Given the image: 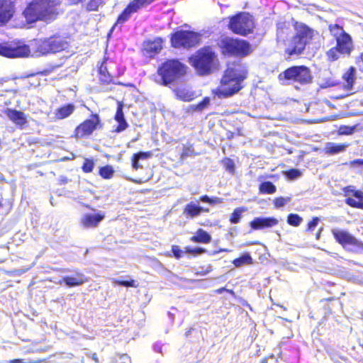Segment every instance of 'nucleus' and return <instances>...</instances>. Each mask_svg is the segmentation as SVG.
Wrapping results in <instances>:
<instances>
[{
	"label": "nucleus",
	"instance_id": "obj_1",
	"mask_svg": "<svg viewBox=\"0 0 363 363\" xmlns=\"http://www.w3.org/2000/svg\"><path fill=\"white\" fill-rule=\"evenodd\" d=\"M247 68L240 63L228 67L220 82L219 86L212 93L218 99H227L238 93L242 88V82L247 79Z\"/></svg>",
	"mask_w": 363,
	"mask_h": 363
},
{
	"label": "nucleus",
	"instance_id": "obj_2",
	"mask_svg": "<svg viewBox=\"0 0 363 363\" xmlns=\"http://www.w3.org/2000/svg\"><path fill=\"white\" fill-rule=\"evenodd\" d=\"M23 15L30 23L38 21L50 23L59 15L57 3L54 0H31L23 11Z\"/></svg>",
	"mask_w": 363,
	"mask_h": 363
},
{
	"label": "nucleus",
	"instance_id": "obj_3",
	"mask_svg": "<svg viewBox=\"0 0 363 363\" xmlns=\"http://www.w3.org/2000/svg\"><path fill=\"white\" fill-rule=\"evenodd\" d=\"M187 66L179 59H167L157 67L155 82L162 86H167L176 83L187 72Z\"/></svg>",
	"mask_w": 363,
	"mask_h": 363
},
{
	"label": "nucleus",
	"instance_id": "obj_4",
	"mask_svg": "<svg viewBox=\"0 0 363 363\" xmlns=\"http://www.w3.org/2000/svg\"><path fill=\"white\" fill-rule=\"evenodd\" d=\"M294 35L289 39L284 52L289 57L298 56L303 53L306 48L313 40L315 31L305 23L295 21L293 23Z\"/></svg>",
	"mask_w": 363,
	"mask_h": 363
},
{
	"label": "nucleus",
	"instance_id": "obj_5",
	"mask_svg": "<svg viewBox=\"0 0 363 363\" xmlns=\"http://www.w3.org/2000/svg\"><path fill=\"white\" fill-rule=\"evenodd\" d=\"M189 62L199 75L206 76L216 67L218 56L213 46L205 45L189 57Z\"/></svg>",
	"mask_w": 363,
	"mask_h": 363
},
{
	"label": "nucleus",
	"instance_id": "obj_6",
	"mask_svg": "<svg viewBox=\"0 0 363 363\" xmlns=\"http://www.w3.org/2000/svg\"><path fill=\"white\" fill-rule=\"evenodd\" d=\"M218 47L224 57H245L252 52V45L247 40L228 36L221 38Z\"/></svg>",
	"mask_w": 363,
	"mask_h": 363
},
{
	"label": "nucleus",
	"instance_id": "obj_7",
	"mask_svg": "<svg viewBox=\"0 0 363 363\" xmlns=\"http://www.w3.org/2000/svg\"><path fill=\"white\" fill-rule=\"evenodd\" d=\"M31 45L34 52L38 55L60 52L69 46L66 38L58 34L45 38L34 39Z\"/></svg>",
	"mask_w": 363,
	"mask_h": 363
},
{
	"label": "nucleus",
	"instance_id": "obj_8",
	"mask_svg": "<svg viewBox=\"0 0 363 363\" xmlns=\"http://www.w3.org/2000/svg\"><path fill=\"white\" fill-rule=\"evenodd\" d=\"M281 84H298L305 85L312 82L311 69L305 65H294L286 68L278 75Z\"/></svg>",
	"mask_w": 363,
	"mask_h": 363
},
{
	"label": "nucleus",
	"instance_id": "obj_9",
	"mask_svg": "<svg viewBox=\"0 0 363 363\" xmlns=\"http://www.w3.org/2000/svg\"><path fill=\"white\" fill-rule=\"evenodd\" d=\"M170 44L175 49H191L201 42V35L190 30H178L170 34Z\"/></svg>",
	"mask_w": 363,
	"mask_h": 363
},
{
	"label": "nucleus",
	"instance_id": "obj_10",
	"mask_svg": "<svg viewBox=\"0 0 363 363\" xmlns=\"http://www.w3.org/2000/svg\"><path fill=\"white\" fill-rule=\"evenodd\" d=\"M99 81L101 85L121 84L116 82L123 72L118 67L116 61L108 57L104 56L98 67Z\"/></svg>",
	"mask_w": 363,
	"mask_h": 363
},
{
	"label": "nucleus",
	"instance_id": "obj_11",
	"mask_svg": "<svg viewBox=\"0 0 363 363\" xmlns=\"http://www.w3.org/2000/svg\"><path fill=\"white\" fill-rule=\"evenodd\" d=\"M228 26L233 33L246 36L253 32L254 21L249 13L240 12L230 18Z\"/></svg>",
	"mask_w": 363,
	"mask_h": 363
},
{
	"label": "nucleus",
	"instance_id": "obj_12",
	"mask_svg": "<svg viewBox=\"0 0 363 363\" xmlns=\"http://www.w3.org/2000/svg\"><path fill=\"white\" fill-rule=\"evenodd\" d=\"M330 34L336 41L335 46L342 52L343 55H350L354 49L351 35L342 26L334 23L328 26Z\"/></svg>",
	"mask_w": 363,
	"mask_h": 363
},
{
	"label": "nucleus",
	"instance_id": "obj_13",
	"mask_svg": "<svg viewBox=\"0 0 363 363\" xmlns=\"http://www.w3.org/2000/svg\"><path fill=\"white\" fill-rule=\"evenodd\" d=\"M103 123L98 113H91L89 118L80 123L74 128L72 138L79 140L91 136L93 133L101 129Z\"/></svg>",
	"mask_w": 363,
	"mask_h": 363
},
{
	"label": "nucleus",
	"instance_id": "obj_14",
	"mask_svg": "<svg viewBox=\"0 0 363 363\" xmlns=\"http://www.w3.org/2000/svg\"><path fill=\"white\" fill-rule=\"evenodd\" d=\"M30 54L29 45L14 40L0 43V55L7 58L26 57Z\"/></svg>",
	"mask_w": 363,
	"mask_h": 363
},
{
	"label": "nucleus",
	"instance_id": "obj_15",
	"mask_svg": "<svg viewBox=\"0 0 363 363\" xmlns=\"http://www.w3.org/2000/svg\"><path fill=\"white\" fill-rule=\"evenodd\" d=\"M155 0H131L118 16L111 30L120 26L122 27L131 17L132 14L147 6Z\"/></svg>",
	"mask_w": 363,
	"mask_h": 363
},
{
	"label": "nucleus",
	"instance_id": "obj_16",
	"mask_svg": "<svg viewBox=\"0 0 363 363\" xmlns=\"http://www.w3.org/2000/svg\"><path fill=\"white\" fill-rule=\"evenodd\" d=\"M331 233L335 240L343 248L352 247L354 250H363V242L357 240L347 230L344 229H332Z\"/></svg>",
	"mask_w": 363,
	"mask_h": 363
},
{
	"label": "nucleus",
	"instance_id": "obj_17",
	"mask_svg": "<svg viewBox=\"0 0 363 363\" xmlns=\"http://www.w3.org/2000/svg\"><path fill=\"white\" fill-rule=\"evenodd\" d=\"M345 203L351 208L363 210V191L354 186L343 188Z\"/></svg>",
	"mask_w": 363,
	"mask_h": 363
},
{
	"label": "nucleus",
	"instance_id": "obj_18",
	"mask_svg": "<svg viewBox=\"0 0 363 363\" xmlns=\"http://www.w3.org/2000/svg\"><path fill=\"white\" fill-rule=\"evenodd\" d=\"M164 43V39L162 37L144 40L140 50L142 55L150 59L154 58L162 50Z\"/></svg>",
	"mask_w": 363,
	"mask_h": 363
},
{
	"label": "nucleus",
	"instance_id": "obj_19",
	"mask_svg": "<svg viewBox=\"0 0 363 363\" xmlns=\"http://www.w3.org/2000/svg\"><path fill=\"white\" fill-rule=\"evenodd\" d=\"M15 0H0V26L6 25L16 13Z\"/></svg>",
	"mask_w": 363,
	"mask_h": 363
},
{
	"label": "nucleus",
	"instance_id": "obj_20",
	"mask_svg": "<svg viewBox=\"0 0 363 363\" xmlns=\"http://www.w3.org/2000/svg\"><path fill=\"white\" fill-rule=\"evenodd\" d=\"M278 223V220L274 217H256L249 223V225L252 230H258L272 228L277 225Z\"/></svg>",
	"mask_w": 363,
	"mask_h": 363
},
{
	"label": "nucleus",
	"instance_id": "obj_21",
	"mask_svg": "<svg viewBox=\"0 0 363 363\" xmlns=\"http://www.w3.org/2000/svg\"><path fill=\"white\" fill-rule=\"evenodd\" d=\"M105 218V214L104 213H97L95 214L86 213L81 218V225L84 228H93L98 226L99 223Z\"/></svg>",
	"mask_w": 363,
	"mask_h": 363
},
{
	"label": "nucleus",
	"instance_id": "obj_22",
	"mask_svg": "<svg viewBox=\"0 0 363 363\" xmlns=\"http://www.w3.org/2000/svg\"><path fill=\"white\" fill-rule=\"evenodd\" d=\"M4 113L9 120L18 126L23 127L28 123L26 114L23 111L6 108Z\"/></svg>",
	"mask_w": 363,
	"mask_h": 363
},
{
	"label": "nucleus",
	"instance_id": "obj_23",
	"mask_svg": "<svg viewBox=\"0 0 363 363\" xmlns=\"http://www.w3.org/2000/svg\"><path fill=\"white\" fill-rule=\"evenodd\" d=\"M75 108V106L72 103L65 104L55 109L54 119L55 121L64 120L72 115Z\"/></svg>",
	"mask_w": 363,
	"mask_h": 363
},
{
	"label": "nucleus",
	"instance_id": "obj_24",
	"mask_svg": "<svg viewBox=\"0 0 363 363\" xmlns=\"http://www.w3.org/2000/svg\"><path fill=\"white\" fill-rule=\"evenodd\" d=\"M123 101L117 102V108L116 111L114 116V120L118 122V125H116L114 132L121 133L125 130L128 127V124L125 119L124 113H123Z\"/></svg>",
	"mask_w": 363,
	"mask_h": 363
},
{
	"label": "nucleus",
	"instance_id": "obj_25",
	"mask_svg": "<svg viewBox=\"0 0 363 363\" xmlns=\"http://www.w3.org/2000/svg\"><path fill=\"white\" fill-rule=\"evenodd\" d=\"M153 156V153L152 151H146V152H138L134 153L131 156V166L134 170H138L139 169H142L143 166L140 164V160H144L151 158Z\"/></svg>",
	"mask_w": 363,
	"mask_h": 363
},
{
	"label": "nucleus",
	"instance_id": "obj_26",
	"mask_svg": "<svg viewBox=\"0 0 363 363\" xmlns=\"http://www.w3.org/2000/svg\"><path fill=\"white\" fill-rule=\"evenodd\" d=\"M62 281L68 286L73 287L80 286L86 281H88L87 277H86L82 273H77L76 277L66 276L62 278Z\"/></svg>",
	"mask_w": 363,
	"mask_h": 363
},
{
	"label": "nucleus",
	"instance_id": "obj_27",
	"mask_svg": "<svg viewBox=\"0 0 363 363\" xmlns=\"http://www.w3.org/2000/svg\"><path fill=\"white\" fill-rule=\"evenodd\" d=\"M348 145H349L347 143L337 144L329 142L325 144L323 151L326 155H334L345 151V149L348 147Z\"/></svg>",
	"mask_w": 363,
	"mask_h": 363
},
{
	"label": "nucleus",
	"instance_id": "obj_28",
	"mask_svg": "<svg viewBox=\"0 0 363 363\" xmlns=\"http://www.w3.org/2000/svg\"><path fill=\"white\" fill-rule=\"evenodd\" d=\"M211 239V235L202 228L198 229L194 235L190 238L191 241L193 242L204 244L209 243Z\"/></svg>",
	"mask_w": 363,
	"mask_h": 363
},
{
	"label": "nucleus",
	"instance_id": "obj_29",
	"mask_svg": "<svg viewBox=\"0 0 363 363\" xmlns=\"http://www.w3.org/2000/svg\"><path fill=\"white\" fill-rule=\"evenodd\" d=\"M345 81L344 88L347 90H351L355 80V68L350 67L342 75Z\"/></svg>",
	"mask_w": 363,
	"mask_h": 363
},
{
	"label": "nucleus",
	"instance_id": "obj_30",
	"mask_svg": "<svg viewBox=\"0 0 363 363\" xmlns=\"http://www.w3.org/2000/svg\"><path fill=\"white\" fill-rule=\"evenodd\" d=\"M201 206L193 202H189L185 206L184 213L186 217L192 218L199 216L201 213Z\"/></svg>",
	"mask_w": 363,
	"mask_h": 363
},
{
	"label": "nucleus",
	"instance_id": "obj_31",
	"mask_svg": "<svg viewBox=\"0 0 363 363\" xmlns=\"http://www.w3.org/2000/svg\"><path fill=\"white\" fill-rule=\"evenodd\" d=\"M235 267H240L243 265H250L253 264V259L249 252L242 254L239 257L232 261Z\"/></svg>",
	"mask_w": 363,
	"mask_h": 363
},
{
	"label": "nucleus",
	"instance_id": "obj_32",
	"mask_svg": "<svg viewBox=\"0 0 363 363\" xmlns=\"http://www.w3.org/2000/svg\"><path fill=\"white\" fill-rule=\"evenodd\" d=\"M276 191L277 187L272 182H263L259 185V193L261 194H272Z\"/></svg>",
	"mask_w": 363,
	"mask_h": 363
},
{
	"label": "nucleus",
	"instance_id": "obj_33",
	"mask_svg": "<svg viewBox=\"0 0 363 363\" xmlns=\"http://www.w3.org/2000/svg\"><path fill=\"white\" fill-rule=\"evenodd\" d=\"M175 95L177 99L189 102L194 99V93L184 89H177Z\"/></svg>",
	"mask_w": 363,
	"mask_h": 363
},
{
	"label": "nucleus",
	"instance_id": "obj_34",
	"mask_svg": "<svg viewBox=\"0 0 363 363\" xmlns=\"http://www.w3.org/2000/svg\"><path fill=\"white\" fill-rule=\"evenodd\" d=\"M247 208L245 206H240L235 208L230 216V222L232 224L238 223L241 220L242 213L247 211Z\"/></svg>",
	"mask_w": 363,
	"mask_h": 363
},
{
	"label": "nucleus",
	"instance_id": "obj_35",
	"mask_svg": "<svg viewBox=\"0 0 363 363\" xmlns=\"http://www.w3.org/2000/svg\"><path fill=\"white\" fill-rule=\"evenodd\" d=\"M341 55H343L342 51H340L335 45L330 48L325 53L327 60L330 62L337 60Z\"/></svg>",
	"mask_w": 363,
	"mask_h": 363
},
{
	"label": "nucleus",
	"instance_id": "obj_36",
	"mask_svg": "<svg viewBox=\"0 0 363 363\" xmlns=\"http://www.w3.org/2000/svg\"><path fill=\"white\" fill-rule=\"evenodd\" d=\"M99 174L104 179H110L113 177L114 169L111 165L107 164L99 168Z\"/></svg>",
	"mask_w": 363,
	"mask_h": 363
},
{
	"label": "nucleus",
	"instance_id": "obj_37",
	"mask_svg": "<svg viewBox=\"0 0 363 363\" xmlns=\"http://www.w3.org/2000/svg\"><path fill=\"white\" fill-rule=\"evenodd\" d=\"M210 104V98L205 96L202 100L196 105H191L190 109L192 111H202Z\"/></svg>",
	"mask_w": 363,
	"mask_h": 363
},
{
	"label": "nucleus",
	"instance_id": "obj_38",
	"mask_svg": "<svg viewBox=\"0 0 363 363\" xmlns=\"http://www.w3.org/2000/svg\"><path fill=\"white\" fill-rule=\"evenodd\" d=\"M287 223L294 227H298L303 221L302 217L296 213H289L287 216Z\"/></svg>",
	"mask_w": 363,
	"mask_h": 363
},
{
	"label": "nucleus",
	"instance_id": "obj_39",
	"mask_svg": "<svg viewBox=\"0 0 363 363\" xmlns=\"http://www.w3.org/2000/svg\"><path fill=\"white\" fill-rule=\"evenodd\" d=\"M94 165L95 163L93 159L85 158L82 166V169L84 173H90L93 171Z\"/></svg>",
	"mask_w": 363,
	"mask_h": 363
},
{
	"label": "nucleus",
	"instance_id": "obj_40",
	"mask_svg": "<svg viewBox=\"0 0 363 363\" xmlns=\"http://www.w3.org/2000/svg\"><path fill=\"white\" fill-rule=\"evenodd\" d=\"M222 164L225 169L230 173L234 174L235 171V165L234 163V161L229 158V157H225L222 160Z\"/></svg>",
	"mask_w": 363,
	"mask_h": 363
},
{
	"label": "nucleus",
	"instance_id": "obj_41",
	"mask_svg": "<svg viewBox=\"0 0 363 363\" xmlns=\"http://www.w3.org/2000/svg\"><path fill=\"white\" fill-rule=\"evenodd\" d=\"M104 0H89L86 5V10L89 12L96 11Z\"/></svg>",
	"mask_w": 363,
	"mask_h": 363
},
{
	"label": "nucleus",
	"instance_id": "obj_42",
	"mask_svg": "<svg viewBox=\"0 0 363 363\" xmlns=\"http://www.w3.org/2000/svg\"><path fill=\"white\" fill-rule=\"evenodd\" d=\"M289 33V28L288 26L283 25L279 27L277 31V40L279 41L280 40H282L284 41V38L285 35H288Z\"/></svg>",
	"mask_w": 363,
	"mask_h": 363
},
{
	"label": "nucleus",
	"instance_id": "obj_43",
	"mask_svg": "<svg viewBox=\"0 0 363 363\" xmlns=\"http://www.w3.org/2000/svg\"><path fill=\"white\" fill-rule=\"evenodd\" d=\"M291 198H284L282 196L276 197L273 201V204L275 208H279L283 207L286 205V203H288L290 201Z\"/></svg>",
	"mask_w": 363,
	"mask_h": 363
},
{
	"label": "nucleus",
	"instance_id": "obj_44",
	"mask_svg": "<svg viewBox=\"0 0 363 363\" xmlns=\"http://www.w3.org/2000/svg\"><path fill=\"white\" fill-rule=\"evenodd\" d=\"M356 129V125L349 126V125H340L338 129V133L340 135H351L352 134Z\"/></svg>",
	"mask_w": 363,
	"mask_h": 363
},
{
	"label": "nucleus",
	"instance_id": "obj_45",
	"mask_svg": "<svg viewBox=\"0 0 363 363\" xmlns=\"http://www.w3.org/2000/svg\"><path fill=\"white\" fill-rule=\"evenodd\" d=\"M113 363H132L130 357L127 354H117Z\"/></svg>",
	"mask_w": 363,
	"mask_h": 363
},
{
	"label": "nucleus",
	"instance_id": "obj_46",
	"mask_svg": "<svg viewBox=\"0 0 363 363\" xmlns=\"http://www.w3.org/2000/svg\"><path fill=\"white\" fill-rule=\"evenodd\" d=\"M114 283L118 286H125V287H137L136 281L134 279H130L127 281L116 279L114 280Z\"/></svg>",
	"mask_w": 363,
	"mask_h": 363
},
{
	"label": "nucleus",
	"instance_id": "obj_47",
	"mask_svg": "<svg viewBox=\"0 0 363 363\" xmlns=\"http://www.w3.org/2000/svg\"><path fill=\"white\" fill-rule=\"evenodd\" d=\"M199 200L202 202L208 203L210 204L220 203L222 199L218 197H209L207 195H203L200 196Z\"/></svg>",
	"mask_w": 363,
	"mask_h": 363
},
{
	"label": "nucleus",
	"instance_id": "obj_48",
	"mask_svg": "<svg viewBox=\"0 0 363 363\" xmlns=\"http://www.w3.org/2000/svg\"><path fill=\"white\" fill-rule=\"evenodd\" d=\"M320 221V218L317 216L313 217L309 222H308L306 228V232H312L314 230L315 227L318 225Z\"/></svg>",
	"mask_w": 363,
	"mask_h": 363
},
{
	"label": "nucleus",
	"instance_id": "obj_49",
	"mask_svg": "<svg viewBox=\"0 0 363 363\" xmlns=\"http://www.w3.org/2000/svg\"><path fill=\"white\" fill-rule=\"evenodd\" d=\"M301 174V172L298 169H290L286 172V175L289 179H295L300 177Z\"/></svg>",
	"mask_w": 363,
	"mask_h": 363
},
{
	"label": "nucleus",
	"instance_id": "obj_50",
	"mask_svg": "<svg viewBox=\"0 0 363 363\" xmlns=\"http://www.w3.org/2000/svg\"><path fill=\"white\" fill-rule=\"evenodd\" d=\"M184 252L188 254L197 255V254H203V253L206 252V250L202 247L191 248L190 247H186Z\"/></svg>",
	"mask_w": 363,
	"mask_h": 363
},
{
	"label": "nucleus",
	"instance_id": "obj_51",
	"mask_svg": "<svg viewBox=\"0 0 363 363\" xmlns=\"http://www.w3.org/2000/svg\"><path fill=\"white\" fill-rule=\"evenodd\" d=\"M172 252L174 257L177 259H180L184 255L183 250H181L179 245H176L172 246Z\"/></svg>",
	"mask_w": 363,
	"mask_h": 363
},
{
	"label": "nucleus",
	"instance_id": "obj_52",
	"mask_svg": "<svg viewBox=\"0 0 363 363\" xmlns=\"http://www.w3.org/2000/svg\"><path fill=\"white\" fill-rule=\"evenodd\" d=\"M194 155V149L191 145L188 147H184L182 150V154H181V158L185 159L189 156H191Z\"/></svg>",
	"mask_w": 363,
	"mask_h": 363
},
{
	"label": "nucleus",
	"instance_id": "obj_53",
	"mask_svg": "<svg viewBox=\"0 0 363 363\" xmlns=\"http://www.w3.org/2000/svg\"><path fill=\"white\" fill-rule=\"evenodd\" d=\"M6 204L4 203V199L0 198V211H4L5 213H7L11 208V205L9 204L7 208H5Z\"/></svg>",
	"mask_w": 363,
	"mask_h": 363
},
{
	"label": "nucleus",
	"instance_id": "obj_54",
	"mask_svg": "<svg viewBox=\"0 0 363 363\" xmlns=\"http://www.w3.org/2000/svg\"><path fill=\"white\" fill-rule=\"evenodd\" d=\"M48 361L47 358L37 359H28L26 363H46Z\"/></svg>",
	"mask_w": 363,
	"mask_h": 363
},
{
	"label": "nucleus",
	"instance_id": "obj_55",
	"mask_svg": "<svg viewBox=\"0 0 363 363\" xmlns=\"http://www.w3.org/2000/svg\"><path fill=\"white\" fill-rule=\"evenodd\" d=\"M352 165H362L363 166V159H356L351 162Z\"/></svg>",
	"mask_w": 363,
	"mask_h": 363
},
{
	"label": "nucleus",
	"instance_id": "obj_56",
	"mask_svg": "<svg viewBox=\"0 0 363 363\" xmlns=\"http://www.w3.org/2000/svg\"><path fill=\"white\" fill-rule=\"evenodd\" d=\"M69 5H77L84 2L85 0H66Z\"/></svg>",
	"mask_w": 363,
	"mask_h": 363
},
{
	"label": "nucleus",
	"instance_id": "obj_57",
	"mask_svg": "<svg viewBox=\"0 0 363 363\" xmlns=\"http://www.w3.org/2000/svg\"><path fill=\"white\" fill-rule=\"evenodd\" d=\"M235 133L236 136H244L245 135L242 128H237L235 131Z\"/></svg>",
	"mask_w": 363,
	"mask_h": 363
},
{
	"label": "nucleus",
	"instance_id": "obj_58",
	"mask_svg": "<svg viewBox=\"0 0 363 363\" xmlns=\"http://www.w3.org/2000/svg\"><path fill=\"white\" fill-rule=\"evenodd\" d=\"M23 271H21V270H18V269H15V270H13V271H10V272H7V274L9 275H19L21 274Z\"/></svg>",
	"mask_w": 363,
	"mask_h": 363
},
{
	"label": "nucleus",
	"instance_id": "obj_59",
	"mask_svg": "<svg viewBox=\"0 0 363 363\" xmlns=\"http://www.w3.org/2000/svg\"><path fill=\"white\" fill-rule=\"evenodd\" d=\"M48 350V347H40V348L36 349L35 350L29 351V352H46Z\"/></svg>",
	"mask_w": 363,
	"mask_h": 363
},
{
	"label": "nucleus",
	"instance_id": "obj_60",
	"mask_svg": "<svg viewBox=\"0 0 363 363\" xmlns=\"http://www.w3.org/2000/svg\"><path fill=\"white\" fill-rule=\"evenodd\" d=\"M235 136H236L235 132L228 131L226 134L228 140H232Z\"/></svg>",
	"mask_w": 363,
	"mask_h": 363
},
{
	"label": "nucleus",
	"instance_id": "obj_61",
	"mask_svg": "<svg viewBox=\"0 0 363 363\" xmlns=\"http://www.w3.org/2000/svg\"><path fill=\"white\" fill-rule=\"evenodd\" d=\"M357 64H363V52H362L357 58L356 60Z\"/></svg>",
	"mask_w": 363,
	"mask_h": 363
},
{
	"label": "nucleus",
	"instance_id": "obj_62",
	"mask_svg": "<svg viewBox=\"0 0 363 363\" xmlns=\"http://www.w3.org/2000/svg\"><path fill=\"white\" fill-rule=\"evenodd\" d=\"M323 230V228L321 227L318 229V230L317 231L316 234H315V239L316 240H319L320 236H321V233Z\"/></svg>",
	"mask_w": 363,
	"mask_h": 363
},
{
	"label": "nucleus",
	"instance_id": "obj_63",
	"mask_svg": "<svg viewBox=\"0 0 363 363\" xmlns=\"http://www.w3.org/2000/svg\"><path fill=\"white\" fill-rule=\"evenodd\" d=\"M228 291V292H233V291H232V290H227L225 287H222V288H220V289H216V290L215 291V292H216V294H221V293H223V291Z\"/></svg>",
	"mask_w": 363,
	"mask_h": 363
},
{
	"label": "nucleus",
	"instance_id": "obj_64",
	"mask_svg": "<svg viewBox=\"0 0 363 363\" xmlns=\"http://www.w3.org/2000/svg\"><path fill=\"white\" fill-rule=\"evenodd\" d=\"M91 359L96 362V363H99V358L97 357V354L96 353H94L91 354Z\"/></svg>",
	"mask_w": 363,
	"mask_h": 363
}]
</instances>
